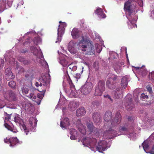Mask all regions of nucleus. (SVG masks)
I'll use <instances>...</instances> for the list:
<instances>
[{"mask_svg":"<svg viewBox=\"0 0 154 154\" xmlns=\"http://www.w3.org/2000/svg\"><path fill=\"white\" fill-rule=\"evenodd\" d=\"M28 50L27 49H23L21 50L20 52L21 53H25L27 52Z\"/></svg>","mask_w":154,"mask_h":154,"instance_id":"obj_55","label":"nucleus"},{"mask_svg":"<svg viewBox=\"0 0 154 154\" xmlns=\"http://www.w3.org/2000/svg\"><path fill=\"white\" fill-rule=\"evenodd\" d=\"M105 142L104 140H101L99 141L98 143V146L96 147V149L99 152L104 151L105 150V146L106 145H101V144H102Z\"/></svg>","mask_w":154,"mask_h":154,"instance_id":"obj_15","label":"nucleus"},{"mask_svg":"<svg viewBox=\"0 0 154 154\" xmlns=\"http://www.w3.org/2000/svg\"><path fill=\"white\" fill-rule=\"evenodd\" d=\"M60 63L64 67H66L68 66V62L66 60H62L60 61Z\"/></svg>","mask_w":154,"mask_h":154,"instance_id":"obj_40","label":"nucleus"},{"mask_svg":"<svg viewBox=\"0 0 154 154\" xmlns=\"http://www.w3.org/2000/svg\"><path fill=\"white\" fill-rule=\"evenodd\" d=\"M92 118L94 122L97 124L100 121V115L97 112L94 113L93 114Z\"/></svg>","mask_w":154,"mask_h":154,"instance_id":"obj_20","label":"nucleus"},{"mask_svg":"<svg viewBox=\"0 0 154 154\" xmlns=\"http://www.w3.org/2000/svg\"><path fill=\"white\" fill-rule=\"evenodd\" d=\"M149 152L151 154H154V146L152 148Z\"/></svg>","mask_w":154,"mask_h":154,"instance_id":"obj_56","label":"nucleus"},{"mask_svg":"<svg viewBox=\"0 0 154 154\" xmlns=\"http://www.w3.org/2000/svg\"><path fill=\"white\" fill-rule=\"evenodd\" d=\"M4 63V60L2 59H0V67H3Z\"/></svg>","mask_w":154,"mask_h":154,"instance_id":"obj_50","label":"nucleus"},{"mask_svg":"<svg viewBox=\"0 0 154 154\" xmlns=\"http://www.w3.org/2000/svg\"><path fill=\"white\" fill-rule=\"evenodd\" d=\"M106 143V142L105 141V142L104 143H103L102 144H101V145H105Z\"/></svg>","mask_w":154,"mask_h":154,"instance_id":"obj_62","label":"nucleus"},{"mask_svg":"<svg viewBox=\"0 0 154 154\" xmlns=\"http://www.w3.org/2000/svg\"><path fill=\"white\" fill-rule=\"evenodd\" d=\"M5 115L7 116V117H5V120L9 121V120L11 119V116L12 115V114H11V115H9L7 113L5 112Z\"/></svg>","mask_w":154,"mask_h":154,"instance_id":"obj_46","label":"nucleus"},{"mask_svg":"<svg viewBox=\"0 0 154 154\" xmlns=\"http://www.w3.org/2000/svg\"><path fill=\"white\" fill-rule=\"evenodd\" d=\"M147 104H148V105H149L150 104H148V103L147 104V103H145L144 104V105H145V106H146V105Z\"/></svg>","mask_w":154,"mask_h":154,"instance_id":"obj_63","label":"nucleus"},{"mask_svg":"<svg viewBox=\"0 0 154 154\" xmlns=\"http://www.w3.org/2000/svg\"><path fill=\"white\" fill-rule=\"evenodd\" d=\"M76 125L81 133L83 135L86 134L85 126L83 125L82 123L81 120L78 119L76 122Z\"/></svg>","mask_w":154,"mask_h":154,"instance_id":"obj_10","label":"nucleus"},{"mask_svg":"<svg viewBox=\"0 0 154 154\" xmlns=\"http://www.w3.org/2000/svg\"><path fill=\"white\" fill-rule=\"evenodd\" d=\"M36 98V95H35L33 96L32 98L31 99L33 101H35V100Z\"/></svg>","mask_w":154,"mask_h":154,"instance_id":"obj_59","label":"nucleus"},{"mask_svg":"<svg viewBox=\"0 0 154 154\" xmlns=\"http://www.w3.org/2000/svg\"><path fill=\"white\" fill-rule=\"evenodd\" d=\"M22 126L23 129L24 130L25 132L26 133V134L27 135L28 133L29 132V130L27 129L25 124H23L22 125Z\"/></svg>","mask_w":154,"mask_h":154,"instance_id":"obj_45","label":"nucleus"},{"mask_svg":"<svg viewBox=\"0 0 154 154\" xmlns=\"http://www.w3.org/2000/svg\"><path fill=\"white\" fill-rule=\"evenodd\" d=\"M69 107L71 111L75 110L76 108V104L74 102H71L69 104Z\"/></svg>","mask_w":154,"mask_h":154,"instance_id":"obj_34","label":"nucleus"},{"mask_svg":"<svg viewBox=\"0 0 154 154\" xmlns=\"http://www.w3.org/2000/svg\"><path fill=\"white\" fill-rule=\"evenodd\" d=\"M9 86L13 88H16V83L14 81H12L9 82L8 83Z\"/></svg>","mask_w":154,"mask_h":154,"instance_id":"obj_42","label":"nucleus"},{"mask_svg":"<svg viewBox=\"0 0 154 154\" xmlns=\"http://www.w3.org/2000/svg\"><path fill=\"white\" fill-rule=\"evenodd\" d=\"M143 148L145 151L148 149L149 147V145L147 141H144L142 144Z\"/></svg>","mask_w":154,"mask_h":154,"instance_id":"obj_36","label":"nucleus"},{"mask_svg":"<svg viewBox=\"0 0 154 154\" xmlns=\"http://www.w3.org/2000/svg\"><path fill=\"white\" fill-rule=\"evenodd\" d=\"M128 76L126 75L123 77L121 80V85L122 88L125 89L128 84Z\"/></svg>","mask_w":154,"mask_h":154,"instance_id":"obj_14","label":"nucleus"},{"mask_svg":"<svg viewBox=\"0 0 154 154\" xmlns=\"http://www.w3.org/2000/svg\"><path fill=\"white\" fill-rule=\"evenodd\" d=\"M6 2L3 0H1L0 1V12H2L3 11L6 7Z\"/></svg>","mask_w":154,"mask_h":154,"instance_id":"obj_30","label":"nucleus"},{"mask_svg":"<svg viewBox=\"0 0 154 154\" xmlns=\"http://www.w3.org/2000/svg\"><path fill=\"white\" fill-rule=\"evenodd\" d=\"M18 60L20 62L22 63L24 65H28L31 63L30 60H27L22 57H18Z\"/></svg>","mask_w":154,"mask_h":154,"instance_id":"obj_19","label":"nucleus"},{"mask_svg":"<svg viewBox=\"0 0 154 154\" xmlns=\"http://www.w3.org/2000/svg\"><path fill=\"white\" fill-rule=\"evenodd\" d=\"M76 45V43H74L72 42H69V45L68 48L70 51H74L75 49V46Z\"/></svg>","mask_w":154,"mask_h":154,"instance_id":"obj_35","label":"nucleus"},{"mask_svg":"<svg viewBox=\"0 0 154 154\" xmlns=\"http://www.w3.org/2000/svg\"><path fill=\"white\" fill-rule=\"evenodd\" d=\"M83 144H85L88 145H86L87 146L89 147L91 150H93V148L94 146L96 145L97 140L96 139L94 138L87 137L83 138L82 141Z\"/></svg>","mask_w":154,"mask_h":154,"instance_id":"obj_4","label":"nucleus"},{"mask_svg":"<svg viewBox=\"0 0 154 154\" xmlns=\"http://www.w3.org/2000/svg\"><path fill=\"white\" fill-rule=\"evenodd\" d=\"M34 95V94L33 93H31L29 96V97H30L31 99L32 98L33 96Z\"/></svg>","mask_w":154,"mask_h":154,"instance_id":"obj_57","label":"nucleus"},{"mask_svg":"<svg viewBox=\"0 0 154 154\" xmlns=\"http://www.w3.org/2000/svg\"><path fill=\"white\" fill-rule=\"evenodd\" d=\"M44 96V95L42 94H38L37 95V97L40 99L42 98Z\"/></svg>","mask_w":154,"mask_h":154,"instance_id":"obj_52","label":"nucleus"},{"mask_svg":"<svg viewBox=\"0 0 154 154\" xmlns=\"http://www.w3.org/2000/svg\"><path fill=\"white\" fill-rule=\"evenodd\" d=\"M35 86L37 87H38L39 86V83L38 82H35Z\"/></svg>","mask_w":154,"mask_h":154,"instance_id":"obj_60","label":"nucleus"},{"mask_svg":"<svg viewBox=\"0 0 154 154\" xmlns=\"http://www.w3.org/2000/svg\"><path fill=\"white\" fill-rule=\"evenodd\" d=\"M86 112L84 108H80L77 109L76 111L77 116L78 117H80L81 116L85 115Z\"/></svg>","mask_w":154,"mask_h":154,"instance_id":"obj_23","label":"nucleus"},{"mask_svg":"<svg viewBox=\"0 0 154 154\" xmlns=\"http://www.w3.org/2000/svg\"><path fill=\"white\" fill-rule=\"evenodd\" d=\"M70 134L71 135L70 139L71 140H75L76 138L75 135L77 134V132L75 129L73 128L71 129Z\"/></svg>","mask_w":154,"mask_h":154,"instance_id":"obj_29","label":"nucleus"},{"mask_svg":"<svg viewBox=\"0 0 154 154\" xmlns=\"http://www.w3.org/2000/svg\"><path fill=\"white\" fill-rule=\"evenodd\" d=\"M68 67L70 69L73 71H75L77 68L76 66H75V64L73 63H71L69 65H68Z\"/></svg>","mask_w":154,"mask_h":154,"instance_id":"obj_39","label":"nucleus"},{"mask_svg":"<svg viewBox=\"0 0 154 154\" xmlns=\"http://www.w3.org/2000/svg\"><path fill=\"white\" fill-rule=\"evenodd\" d=\"M39 81H41L40 83H39V86H42V85L45 86L49 84V81L48 80H47L46 79L44 78L43 79H40Z\"/></svg>","mask_w":154,"mask_h":154,"instance_id":"obj_26","label":"nucleus"},{"mask_svg":"<svg viewBox=\"0 0 154 154\" xmlns=\"http://www.w3.org/2000/svg\"><path fill=\"white\" fill-rule=\"evenodd\" d=\"M151 76L152 79H154V71L151 72Z\"/></svg>","mask_w":154,"mask_h":154,"instance_id":"obj_58","label":"nucleus"},{"mask_svg":"<svg viewBox=\"0 0 154 154\" xmlns=\"http://www.w3.org/2000/svg\"><path fill=\"white\" fill-rule=\"evenodd\" d=\"M19 116V115L17 114H16L13 117L15 122L16 123H18L19 124H20L22 123L23 120Z\"/></svg>","mask_w":154,"mask_h":154,"instance_id":"obj_28","label":"nucleus"},{"mask_svg":"<svg viewBox=\"0 0 154 154\" xmlns=\"http://www.w3.org/2000/svg\"><path fill=\"white\" fill-rule=\"evenodd\" d=\"M92 88V84L91 82H88L82 87L81 91L82 93L86 94L90 92Z\"/></svg>","mask_w":154,"mask_h":154,"instance_id":"obj_8","label":"nucleus"},{"mask_svg":"<svg viewBox=\"0 0 154 154\" xmlns=\"http://www.w3.org/2000/svg\"><path fill=\"white\" fill-rule=\"evenodd\" d=\"M5 74L7 75L9 77L11 76L10 78L11 79H13L14 78L15 76L12 75V73L10 68H7L5 70Z\"/></svg>","mask_w":154,"mask_h":154,"instance_id":"obj_31","label":"nucleus"},{"mask_svg":"<svg viewBox=\"0 0 154 154\" xmlns=\"http://www.w3.org/2000/svg\"><path fill=\"white\" fill-rule=\"evenodd\" d=\"M147 91H149V93H150L152 92V88L151 87L149 86H147Z\"/></svg>","mask_w":154,"mask_h":154,"instance_id":"obj_53","label":"nucleus"},{"mask_svg":"<svg viewBox=\"0 0 154 154\" xmlns=\"http://www.w3.org/2000/svg\"><path fill=\"white\" fill-rule=\"evenodd\" d=\"M132 119V117L131 116H129L128 117V119L129 120H131Z\"/></svg>","mask_w":154,"mask_h":154,"instance_id":"obj_61","label":"nucleus"},{"mask_svg":"<svg viewBox=\"0 0 154 154\" xmlns=\"http://www.w3.org/2000/svg\"><path fill=\"white\" fill-rule=\"evenodd\" d=\"M116 85L114 82L109 80H107L106 82V86L110 89H114L116 86Z\"/></svg>","mask_w":154,"mask_h":154,"instance_id":"obj_24","label":"nucleus"},{"mask_svg":"<svg viewBox=\"0 0 154 154\" xmlns=\"http://www.w3.org/2000/svg\"><path fill=\"white\" fill-rule=\"evenodd\" d=\"M95 13L97 14L100 18H104L106 17V15L104 13L102 9L100 8L96 9Z\"/></svg>","mask_w":154,"mask_h":154,"instance_id":"obj_13","label":"nucleus"},{"mask_svg":"<svg viewBox=\"0 0 154 154\" xmlns=\"http://www.w3.org/2000/svg\"><path fill=\"white\" fill-rule=\"evenodd\" d=\"M22 92L25 94L28 93L29 92V89L27 88L23 87L22 89Z\"/></svg>","mask_w":154,"mask_h":154,"instance_id":"obj_47","label":"nucleus"},{"mask_svg":"<svg viewBox=\"0 0 154 154\" xmlns=\"http://www.w3.org/2000/svg\"><path fill=\"white\" fill-rule=\"evenodd\" d=\"M70 125L69 121L68 118H65L60 122V126L62 128H66V127Z\"/></svg>","mask_w":154,"mask_h":154,"instance_id":"obj_12","label":"nucleus"},{"mask_svg":"<svg viewBox=\"0 0 154 154\" xmlns=\"http://www.w3.org/2000/svg\"><path fill=\"white\" fill-rule=\"evenodd\" d=\"M4 142L10 144V146L14 147L16 145L20 143V141L17 137H10L8 139L6 138L4 140Z\"/></svg>","mask_w":154,"mask_h":154,"instance_id":"obj_5","label":"nucleus"},{"mask_svg":"<svg viewBox=\"0 0 154 154\" xmlns=\"http://www.w3.org/2000/svg\"><path fill=\"white\" fill-rule=\"evenodd\" d=\"M125 103L126 109L128 111L132 110L134 107V104L131 98H127Z\"/></svg>","mask_w":154,"mask_h":154,"instance_id":"obj_11","label":"nucleus"},{"mask_svg":"<svg viewBox=\"0 0 154 154\" xmlns=\"http://www.w3.org/2000/svg\"><path fill=\"white\" fill-rule=\"evenodd\" d=\"M81 74L80 73H76V74L75 78L77 79H79L80 78Z\"/></svg>","mask_w":154,"mask_h":154,"instance_id":"obj_54","label":"nucleus"},{"mask_svg":"<svg viewBox=\"0 0 154 154\" xmlns=\"http://www.w3.org/2000/svg\"><path fill=\"white\" fill-rule=\"evenodd\" d=\"M143 5V3H142V4L141 5H140V6H142Z\"/></svg>","mask_w":154,"mask_h":154,"instance_id":"obj_64","label":"nucleus"},{"mask_svg":"<svg viewBox=\"0 0 154 154\" xmlns=\"http://www.w3.org/2000/svg\"><path fill=\"white\" fill-rule=\"evenodd\" d=\"M67 75H68L69 78L70 80V81L69 82V83L70 85V88L71 89V91H74L75 90V87L74 85L72 83V81L71 79H70V77L68 73H67Z\"/></svg>","mask_w":154,"mask_h":154,"instance_id":"obj_37","label":"nucleus"},{"mask_svg":"<svg viewBox=\"0 0 154 154\" xmlns=\"http://www.w3.org/2000/svg\"><path fill=\"white\" fill-rule=\"evenodd\" d=\"M33 42L36 45L41 42V39L40 37H37L34 38L33 39Z\"/></svg>","mask_w":154,"mask_h":154,"instance_id":"obj_41","label":"nucleus"},{"mask_svg":"<svg viewBox=\"0 0 154 154\" xmlns=\"http://www.w3.org/2000/svg\"><path fill=\"white\" fill-rule=\"evenodd\" d=\"M82 38V39L79 42L82 51H87L88 54H94V49L92 42L88 39L85 38L83 36Z\"/></svg>","mask_w":154,"mask_h":154,"instance_id":"obj_2","label":"nucleus"},{"mask_svg":"<svg viewBox=\"0 0 154 154\" xmlns=\"http://www.w3.org/2000/svg\"><path fill=\"white\" fill-rule=\"evenodd\" d=\"M121 88L119 87L117 88L115 91V96L116 98H118L121 94V91H120Z\"/></svg>","mask_w":154,"mask_h":154,"instance_id":"obj_33","label":"nucleus"},{"mask_svg":"<svg viewBox=\"0 0 154 154\" xmlns=\"http://www.w3.org/2000/svg\"><path fill=\"white\" fill-rule=\"evenodd\" d=\"M105 82L103 80H100L96 85L95 88L105 91Z\"/></svg>","mask_w":154,"mask_h":154,"instance_id":"obj_17","label":"nucleus"},{"mask_svg":"<svg viewBox=\"0 0 154 154\" xmlns=\"http://www.w3.org/2000/svg\"><path fill=\"white\" fill-rule=\"evenodd\" d=\"M135 68L137 70H140V73L142 76H143L146 75L147 72L145 66H143L140 67H136Z\"/></svg>","mask_w":154,"mask_h":154,"instance_id":"obj_25","label":"nucleus"},{"mask_svg":"<svg viewBox=\"0 0 154 154\" xmlns=\"http://www.w3.org/2000/svg\"><path fill=\"white\" fill-rule=\"evenodd\" d=\"M29 123L33 127V126H35L37 124V122L35 118H32L29 120Z\"/></svg>","mask_w":154,"mask_h":154,"instance_id":"obj_38","label":"nucleus"},{"mask_svg":"<svg viewBox=\"0 0 154 154\" xmlns=\"http://www.w3.org/2000/svg\"><path fill=\"white\" fill-rule=\"evenodd\" d=\"M121 66L120 65H118V66H116L114 67L115 70L117 73H120L121 71Z\"/></svg>","mask_w":154,"mask_h":154,"instance_id":"obj_44","label":"nucleus"},{"mask_svg":"<svg viewBox=\"0 0 154 154\" xmlns=\"http://www.w3.org/2000/svg\"><path fill=\"white\" fill-rule=\"evenodd\" d=\"M31 52L35 55L38 51V50L36 48L33 46L31 47L30 48Z\"/></svg>","mask_w":154,"mask_h":154,"instance_id":"obj_43","label":"nucleus"},{"mask_svg":"<svg viewBox=\"0 0 154 154\" xmlns=\"http://www.w3.org/2000/svg\"><path fill=\"white\" fill-rule=\"evenodd\" d=\"M104 97L105 98H107L109 99L111 101H112V99L111 98V97L108 94H106L104 95Z\"/></svg>","mask_w":154,"mask_h":154,"instance_id":"obj_49","label":"nucleus"},{"mask_svg":"<svg viewBox=\"0 0 154 154\" xmlns=\"http://www.w3.org/2000/svg\"><path fill=\"white\" fill-rule=\"evenodd\" d=\"M122 119V117L120 114H117L116 115L115 118L112 120L108 124V126H106L107 128L109 129L105 132V134H111L112 137L117 136L120 134L117 133V132L112 128H114L115 126L119 124L121 122Z\"/></svg>","mask_w":154,"mask_h":154,"instance_id":"obj_1","label":"nucleus"},{"mask_svg":"<svg viewBox=\"0 0 154 154\" xmlns=\"http://www.w3.org/2000/svg\"><path fill=\"white\" fill-rule=\"evenodd\" d=\"M140 98L145 99V98H148V97L147 95H145L143 93H142L141 94Z\"/></svg>","mask_w":154,"mask_h":154,"instance_id":"obj_51","label":"nucleus"},{"mask_svg":"<svg viewBox=\"0 0 154 154\" xmlns=\"http://www.w3.org/2000/svg\"><path fill=\"white\" fill-rule=\"evenodd\" d=\"M112 112L110 111H107L105 113V116L104 117V120L106 122H107V123H105V125L106 127L107 126H108V124L109 122H110L112 120V119L110 121H109L111 120V119L112 116ZM117 114H120L119 113H117L116 115ZM115 117L113 119L115 118ZM113 120V119H112Z\"/></svg>","mask_w":154,"mask_h":154,"instance_id":"obj_9","label":"nucleus"},{"mask_svg":"<svg viewBox=\"0 0 154 154\" xmlns=\"http://www.w3.org/2000/svg\"><path fill=\"white\" fill-rule=\"evenodd\" d=\"M112 82H114L116 84V83L117 82L118 80V76L117 75H114V74H111L110 75V77L108 79Z\"/></svg>","mask_w":154,"mask_h":154,"instance_id":"obj_27","label":"nucleus"},{"mask_svg":"<svg viewBox=\"0 0 154 154\" xmlns=\"http://www.w3.org/2000/svg\"><path fill=\"white\" fill-rule=\"evenodd\" d=\"M94 67L96 69H98L99 68L98 63L97 62H95L93 64Z\"/></svg>","mask_w":154,"mask_h":154,"instance_id":"obj_48","label":"nucleus"},{"mask_svg":"<svg viewBox=\"0 0 154 154\" xmlns=\"http://www.w3.org/2000/svg\"><path fill=\"white\" fill-rule=\"evenodd\" d=\"M128 123H125L124 125L120 126L119 128V133L123 134V132L127 131L128 129Z\"/></svg>","mask_w":154,"mask_h":154,"instance_id":"obj_16","label":"nucleus"},{"mask_svg":"<svg viewBox=\"0 0 154 154\" xmlns=\"http://www.w3.org/2000/svg\"><path fill=\"white\" fill-rule=\"evenodd\" d=\"M86 126L90 133H93L95 134H98L99 132L97 129L94 126L92 121L88 119L86 120Z\"/></svg>","mask_w":154,"mask_h":154,"instance_id":"obj_7","label":"nucleus"},{"mask_svg":"<svg viewBox=\"0 0 154 154\" xmlns=\"http://www.w3.org/2000/svg\"><path fill=\"white\" fill-rule=\"evenodd\" d=\"M137 0H128L124 5V9L129 16L135 14L138 11L136 5Z\"/></svg>","mask_w":154,"mask_h":154,"instance_id":"obj_3","label":"nucleus"},{"mask_svg":"<svg viewBox=\"0 0 154 154\" xmlns=\"http://www.w3.org/2000/svg\"><path fill=\"white\" fill-rule=\"evenodd\" d=\"M71 34L74 38H78L80 35L79 31L77 28H74L72 31Z\"/></svg>","mask_w":154,"mask_h":154,"instance_id":"obj_18","label":"nucleus"},{"mask_svg":"<svg viewBox=\"0 0 154 154\" xmlns=\"http://www.w3.org/2000/svg\"><path fill=\"white\" fill-rule=\"evenodd\" d=\"M4 121L5 122L4 126L8 130L14 133H16L18 132L16 128H15L14 126L12 127L10 126L8 124L5 122V120Z\"/></svg>","mask_w":154,"mask_h":154,"instance_id":"obj_21","label":"nucleus"},{"mask_svg":"<svg viewBox=\"0 0 154 154\" xmlns=\"http://www.w3.org/2000/svg\"><path fill=\"white\" fill-rule=\"evenodd\" d=\"M9 99L11 101H16L17 100V97L15 93L12 91H10L9 93Z\"/></svg>","mask_w":154,"mask_h":154,"instance_id":"obj_22","label":"nucleus"},{"mask_svg":"<svg viewBox=\"0 0 154 154\" xmlns=\"http://www.w3.org/2000/svg\"><path fill=\"white\" fill-rule=\"evenodd\" d=\"M60 25L59 26V28L57 29V35L58 42L61 41L60 38L62 35L64 33L65 28L66 26V24L64 22H62L61 21L59 22Z\"/></svg>","mask_w":154,"mask_h":154,"instance_id":"obj_6","label":"nucleus"},{"mask_svg":"<svg viewBox=\"0 0 154 154\" xmlns=\"http://www.w3.org/2000/svg\"><path fill=\"white\" fill-rule=\"evenodd\" d=\"M104 91L95 88L94 95L96 96H101Z\"/></svg>","mask_w":154,"mask_h":154,"instance_id":"obj_32","label":"nucleus"}]
</instances>
